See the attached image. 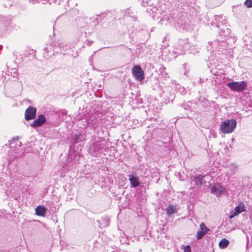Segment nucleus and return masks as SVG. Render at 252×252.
Segmentation results:
<instances>
[{
    "label": "nucleus",
    "instance_id": "nucleus-1",
    "mask_svg": "<svg viewBox=\"0 0 252 252\" xmlns=\"http://www.w3.org/2000/svg\"><path fill=\"white\" fill-rule=\"evenodd\" d=\"M211 25L213 27L218 29L220 28V31L219 32V33L221 36L225 37L228 36L230 32V30L227 28L225 17L222 15L215 16L214 20L212 21Z\"/></svg>",
    "mask_w": 252,
    "mask_h": 252
},
{
    "label": "nucleus",
    "instance_id": "nucleus-2",
    "mask_svg": "<svg viewBox=\"0 0 252 252\" xmlns=\"http://www.w3.org/2000/svg\"><path fill=\"white\" fill-rule=\"evenodd\" d=\"M236 120L231 119L224 121L220 125V129L223 133H230L233 132L236 127Z\"/></svg>",
    "mask_w": 252,
    "mask_h": 252
},
{
    "label": "nucleus",
    "instance_id": "nucleus-3",
    "mask_svg": "<svg viewBox=\"0 0 252 252\" xmlns=\"http://www.w3.org/2000/svg\"><path fill=\"white\" fill-rule=\"evenodd\" d=\"M227 86L233 91L240 92L246 89L247 83L245 81L240 82L232 81L228 82Z\"/></svg>",
    "mask_w": 252,
    "mask_h": 252
},
{
    "label": "nucleus",
    "instance_id": "nucleus-4",
    "mask_svg": "<svg viewBox=\"0 0 252 252\" xmlns=\"http://www.w3.org/2000/svg\"><path fill=\"white\" fill-rule=\"evenodd\" d=\"M43 51L45 53H43V57L45 58L48 59L55 54V53H59V51L57 50L56 46V42L54 43L53 44H47L44 47Z\"/></svg>",
    "mask_w": 252,
    "mask_h": 252
},
{
    "label": "nucleus",
    "instance_id": "nucleus-5",
    "mask_svg": "<svg viewBox=\"0 0 252 252\" xmlns=\"http://www.w3.org/2000/svg\"><path fill=\"white\" fill-rule=\"evenodd\" d=\"M224 46L225 42L223 41H219V40H214L213 42L211 41L208 42L207 49L211 51H214L216 50H218L219 51H220V49Z\"/></svg>",
    "mask_w": 252,
    "mask_h": 252
},
{
    "label": "nucleus",
    "instance_id": "nucleus-6",
    "mask_svg": "<svg viewBox=\"0 0 252 252\" xmlns=\"http://www.w3.org/2000/svg\"><path fill=\"white\" fill-rule=\"evenodd\" d=\"M36 115V109L33 106H29L25 111V119L26 121L34 119Z\"/></svg>",
    "mask_w": 252,
    "mask_h": 252
},
{
    "label": "nucleus",
    "instance_id": "nucleus-7",
    "mask_svg": "<svg viewBox=\"0 0 252 252\" xmlns=\"http://www.w3.org/2000/svg\"><path fill=\"white\" fill-rule=\"evenodd\" d=\"M132 74L137 80L141 81L144 78V71L139 65H135L133 66Z\"/></svg>",
    "mask_w": 252,
    "mask_h": 252
},
{
    "label": "nucleus",
    "instance_id": "nucleus-8",
    "mask_svg": "<svg viewBox=\"0 0 252 252\" xmlns=\"http://www.w3.org/2000/svg\"><path fill=\"white\" fill-rule=\"evenodd\" d=\"M46 122V119L44 115L40 114L37 116V118L35 119L30 126L33 127H38L42 126Z\"/></svg>",
    "mask_w": 252,
    "mask_h": 252
},
{
    "label": "nucleus",
    "instance_id": "nucleus-9",
    "mask_svg": "<svg viewBox=\"0 0 252 252\" xmlns=\"http://www.w3.org/2000/svg\"><path fill=\"white\" fill-rule=\"evenodd\" d=\"M226 191V189L220 184H216L211 188V193L217 197L220 196L222 193Z\"/></svg>",
    "mask_w": 252,
    "mask_h": 252
},
{
    "label": "nucleus",
    "instance_id": "nucleus-10",
    "mask_svg": "<svg viewBox=\"0 0 252 252\" xmlns=\"http://www.w3.org/2000/svg\"><path fill=\"white\" fill-rule=\"evenodd\" d=\"M199 227L200 230L197 231L196 234V237L197 240L202 239L209 230V229L203 223H201Z\"/></svg>",
    "mask_w": 252,
    "mask_h": 252
},
{
    "label": "nucleus",
    "instance_id": "nucleus-11",
    "mask_svg": "<svg viewBox=\"0 0 252 252\" xmlns=\"http://www.w3.org/2000/svg\"><path fill=\"white\" fill-rule=\"evenodd\" d=\"M244 211L245 209L244 204L241 203L238 206L235 207L234 210H232V212H231L229 218L230 219H232Z\"/></svg>",
    "mask_w": 252,
    "mask_h": 252
},
{
    "label": "nucleus",
    "instance_id": "nucleus-12",
    "mask_svg": "<svg viewBox=\"0 0 252 252\" xmlns=\"http://www.w3.org/2000/svg\"><path fill=\"white\" fill-rule=\"evenodd\" d=\"M131 188H136L140 185L139 177L133 174L127 175Z\"/></svg>",
    "mask_w": 252,
    "mask_h": 252
},
{
    "label": "nucleus",
    "instance_id": "nucleus-13",
    "mask_svg": "<svg viewBox=\"0 0 252 252\" xmlns=\"http://www.w3.org/2000/svg\"><path fill=\"white\" fill-rule=\"evenodd\" d=\"M204 176L201 175H198L193 177L191 180V184H193L194 186H196L197 187H201L203 185V183L205 182L203 180Z\"/></svg>",
    "mask_w": 252,
    "mask_h": 252
},
{
    "label": "nucleus",
    "instance_id": "nucleus-14",
    "mask_svg": "<svg viewBox=\"0 0 252 252\" xmlns=\"http://www.w3.org/2000/svg\"><path fill=\"white\" fill-rule=\"evenodd\" d=\"M63 0H29L30 1L32 2L33 3H42L45 4L49 2L50 4L52 3L60 4Z\"/></svg>",
    "mask_w": 252,
    "mask_h": 252
},
{
    "label": "nucleus",
    "instance_id": "nucleus-15",
    "mask_svg": "<svg viewBox=\"0 0 252 252\" xmlns=\"http://www.w3.org/2000/svg\"><path fill=\"white\" fill-rule=\"evenodd\" d=\"M47 208L42 205H39L35 208V213L38 216L45 217L47 213Z\"/></svg>",
    "mask_w": 252,
    "mask_h": 252
},
{
    "label": "nucleus",
    "instance_id": "nucleus-16",
    "mask_svg": "<svg viewBox=\"0 0 252 252\" xmlns=\"http://www.w3.org/2000/svg\"><path fill=\"white\" fill-rule=\"evenodd\" d=\"M85 134L83 133H79L73 135L72 142L73 144L77 143L80 141H83L85 139Z\"/></svg>",
    "mask_w": 252,
    "mask_h": 252
},
{
    "label": "nucleus",
    "instance_id": "nucleus-17",
    "mask_svg": "<svg viewBox=\"0 0 252 252\" xmlns=\"http://www.w3.org/2000/svg\"><path fill=\"white\" fill-rule=\"evenodd\" d=\"M165 211L166 214L169 216L177 213V209L176 206L169 204L165 209Z\"/></svg>",
    "mask_w": 252,
    "mask_h": 252
},
{
    "label": "nucleus",
    "instance_id": "nucleus-18",
    "mask_svg": "<svg viewBox=\"0 0 252 252\" xmlns=\"http://www.w3.org/2000/svg\"><path fill=\"white\" fill-rule=\"evenodd\" d=\"M175 14H173V17H172V19H174L175 23L177 24V25L179 26V27H182L183 29H184L185 27L186 24L187 23L185 19L182 18V19H179V20L175 19V17L174 16Z\"/></svg>",
    "mask_w": 252,
    "mask_h": 252
},
{
    "label": "nucleus",
    "instance_id": "nucleus-19",
    "mask_svg": "<svg viewBox=\"0 0 252 252\" xmlns=\"http://www.w3.org/2000/svg\"><path fill=\"white\" fill-rule=\"evenodd\" d=\"M56 46L59 52H64L67 49V46L63 43L56 42Z\"/></svg>",
    "mask_w": 252,
    "mask_h": 252
},
{
    "label": "nucleus",
    "instance_id": "nucleus-20",
    "mask_svg": "<svg viewBox=\"0 0 252 252\" xmlns=\"http://www.w3.org/2000/svg\"><path fill=\"white\" fill-rule=\"evenodd\" d=\"M229 243V241L224 238L220 241L219 245L220 248L225 249L228 246Z\"/></svg>",
    "mask_w": 252,
    "mask_h": 252
},
{
    "label": "nucleus",
    "instance_id": "nucleus-21",
    "mask_svg": "<svg viewBox=\"0 0 252 252\" xmlns=\"http://www.w3.org/2000/svg\"><path fill=\"white\" fill-rule=\"evenodd\" d=\"M228 167L231 171V175H234L238 169V166L235 163H231L228 165Z\"/></svg>",
    "mask_w": 252,
    "mask_h": 252
},
{
    "label": "nucleus",
    "instance_id": "nucleus-22",
    "mask_svg": "<svg viewBox=\"0 0 252 252\" xmlns=\"http://www.w3.org/2000/svg\"><path fill=\"white\" fill-rule=\"evenodd\" d=\"M93 147L94 148V150H95V152H99V151L103 148L100 144L97 143H93Z\"/></svg>",
    "mask_w": 252,
    "mask_h": 252
},
{
    "label": "nucleus",
    "instance_id": "nucleus-23",
    "mask_svg": "<svg viewBox=\"0 0 252 252\" xmlns=\"http://www.w3.org/2000/svg\"><path fill=\"white\" fill-rule=\"evenodd\" d=\"M89 153L93 156L97 154L95 152V150H94V148L93 147V144L89 147Z\"/></svg>",
    "mask_w": 252,
    "mask_h": 252
},
{
    "label": "nucleus",
    "instance_id": "nucleus-24",
    "mask_svg": "<svg viewBox=\"0 0 252 252\" xmlns=\"http://www.w3.org/2000/svg\"><path fill=\"white\" fill-rule=\"evenodd\" d=\"M244 4L248 8L252 7V0H246V1L244 2Z\"/></svg>",
    "mask_w": 252,
    "mask_h": 252
},
{
    "label": "nucleus",
    "instance_id": "nucleus-25",
    "mask_svg": "<svg viewBox=\"0 0 252 252\" xmlns=\"http://www.w3.org/2000/svg\"><path fill=\"white\" fill-rule=\"evenodd\" d=\"M181 248L184 250V252H191V247L189 245H187L186 246H182Z\"/></svg>",
    "mask_w": 252,
    "mask_h": 252
},
{
    "label": "nucleus",
    "instance_id": "nucleus-26",
    "mask_svg": "<svg viewBox=\"0 0 252 252\" xmlns=\"http://www.w3.org/2000/svg\"><path fill=\"white\" fill-rule=\"evenodd\" d=\"M156 10H157V9L156 7H153V9H151V10L152 11L151 14H153V18L156 16L158 17V15H157L158 13L156 11Z\"/></svg>",
    "mask_w": 252,
    "mask_h": 252
},
{
    "label": "nucleus",
    "instance_id": "nucleus-27",
    "mask_svg": "<svg viewBox=\"0 0 252 252\" xmlns=\"http://www.w3.org/2000/svg\"><path fill=\"white\" fill-rule=\"evenodd\" d=\"M29 54L30 55H32V57L34 58L35 56V51L33 50V49L29 50Z\"/></svg>",
    "mask_w": 252,
    "mask_h": 252
},
{
    "label": "nucleus",
    "instance_id": "nucleus-28",
    "mask_svg": "<svg viewBox=\"0 0 252 252\" xmlns=\"http://www.w3.org/2000/svg\"><path fill=\"white\" fill-rule=\"evenodd\" d=\"M97 17L95 18V21H93V22H94V23L95 24H98L100 22V18H99V17H98V16H97Z\"/></svg>",
    "mask_w": 252,
    "mask_h": 252
},
{
    "label": "nucleus",
    "instance_id": "nucleus-29",
    "mask_svg": "<svg viewBox=\"0 0 252 252\" xmlns=\"http://www.w3.org/2000/svg\"><path fill=\"white\" fill-rule=\"evenodd\" d=\"M18 137H16V138L14 137V138H13V141L16 140V141H18Z\"/></svg>",
    "mask_w": 252,
    "mask_h": 252
},
{
    "label": "nucleus",
    "instance_id": "nucleus-30",
    "mask_svg": "<svg viewBox=\"0 0 252 252\" xmlns=\"http://www.w3.org/2000/svg\"><path fill=\"white\" fill-rule=\"evenodd\" d=\"M164 20H166V17H163L162 18V19L161 20V21H164Z\"/></svg>",
    "mask_w": 252,
    "mask_h": 252
},
{
    "label": "nucleus",
    "instance_id": "nucleus-31",
    "mask_svg": "<svg viewBox=\"0 0 252 252\" xmlns=\"http://www.w3.org/2000/svg\"><path fill=\"white\" fill-rule=\"evenodd\" d=\"M10 23H11V21H10V20L8 21V25H9V24H10Z\"/></svg>",
    "mask_w": 252,
    "mask_h": 252
},
{
    "label": "nucleus",
    "instance_id": "nucleus-32",
    "mask_svg": "<svg viewBox=\"0 0 252 252\" xmlns=\"http://www.w3.org/2000/svg\"><path fill=\"white\" fill-rule=\"evenodd\" d=\"M245 37L246 38V37H247V36L244 37L243 38V39L244 41L245 40Z\"/></svg>",
    "mask_w": 252,
    "mask_h": 252
},
{
    "label": "nucleus",
    "instance_id": "nucleus-33",
    "mask_svg": "<svg viewBox=\"0 0 252 252\" xmlns=\"http://www.w3.org/2000/svg\"><path fill=\"white\" fill-rule=\"evenodd\" d=\"M12 70H14V71H15V70H16V69H14V68H12Z\"/></svg>",
    "mask_w": 252,
    "mask_h": 252
}]
</instances>
